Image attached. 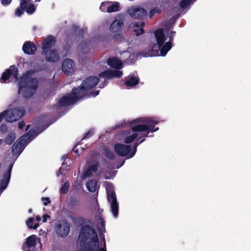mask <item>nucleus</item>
<instances>
[{
  "instance_id": "obj_25",
  "label": "nucleus",
  "mask_w": 251,
  "mask_h": 251,
  "mask_svg": "<svg viewBox=\"0 0 251 251\" xmlns=\"http://www.w3.org/2000/svg\"><path fill=\"white\" fill-rule=\"evenodd\" d=\"M196 0H182L180 3V7L183 10L189 8L190 5L193 3Z\"/></svg>"
},
{
  "instance_id": "obj_39",
  "label": "nucleus",
  "mask_w": 251,
  "mask_h": 251,
  "mask_svg": "<svg viewBox=\"0 0 251 251\" xmlns=\"http://www.w3.org/2000/svg\"><path fill=\"white\" fill-rule=\"evenodd\" d=\"M99 93V92L98 91H95L94 92H93V93H91L90 94V96H92V97H95L96 96H97Z\"/></svg>"
},
{
  "instance_id": "obj_19",
  "label": "nucleus",
  "mask_w": 251,
  "mask_h": 251,
  "mask_svg": "<svg viewBox=\"0 0 251 251\" xmlns=\"http://www.w3.org/2000/svg\"><path fill=\"white\" fill-rule=\"evenodd\" d=\"M145 23L144 22H138L133 24L132 28L133 31L136 36L144 33L143 27L145 26Z\"/></svg>"
},
{
  "instance_id": "obj_29",
  "label": "nucleus",
  "mask_w": 251,
  "mask_h": 251,
  "mask_svg": "<svg viewBox=\"0 0 251 251\" xmlns=\"http://www.w3.org/2000/svg\"><path fill=\"white\" fill-rule=\"evenodd\" d=\"M155 4L160 7L164 8L167 3V0H155Z\"/></svg>"
},
{
  "instance_id": "obj_37",
  "label": "nucleus",
  "mask_w": 251,
  "mask_h": 251,
  "mask_svg": "<svg viewBox=\"0 0 251 251\" xmlns=\"http://www.w3.org/2000/svg\"><path fill=\"white\" fill-rule=\"evenodd\" d=\"M25 126V123L23 121H22V122H20L19 123V125H18V126H19V128L20 129H23L24 128V127Z\"/></svg>"
},
{
  "instance_id": "obj_1",
  "label": "nucleus",
  "mask_w": 251,
  "mask_h": 251,
  "mask_svg": "<svg viewBox=\"0 0 251 251\" xmlns=\"http://www.w3.org/2000/svg\"><path fill=\"white\" fill-rule=\"evenodd\" d=\"M158 122L151 117H143L133 120L130 124V129L120 131L116 136L117 139L124 140L126 144L134 142V143H142L148 137L150 132H154L159 129L154 128Z\"/></svg>"
},
{
  "instance_id": "obj_30",
  "label": "nucleus",
  "mask_w": 251,
  "mask_h": 251,
  "mask_svg": "<svg viewBox=\"0 0 251 251\" xmlns=\"http://www.w3.org/2000/svg\"><path fill=\"white\" fill-rule=\"evenodd\" d=\"M69 186L70 184L68 182L64 183L61 188V192L63 194L66 193Z\"/></svg>"
},
{
  "instance_id": "obj_20",
  "label": "nucleus",
  "mask_w": 251,
  "mask_h": 251,
  "mask_svg": "<svg viewBox=\"0 0 251 251\" xmlns=\"http://www.w3.org/2000/svg\"><path fill=\"white\" fill-rule=\"evenodd\" d=\"M139 82L138 77L135 75H129L126 78V85L128 87H132L137 85Z\"/></svg>"
},
{
  "instance_id": "obj_31",
  "label": "nucleus",
  "mask_w": 251,
  "mask_h": 251,
  "mask_svg": "<svg viewBox=\"0 0 251 251\" xmlns=\"http://www.w3.org/2000/svg\"><path fill=\"white\" fill-rule=\"evenodd\" d=\"M23 9H24V8H22L20 6L17 8L15 11V15L18 17L21 16L23 13Z\"/></svg>"
},
{
  "instance_id": "obj_17",
  "label": "nucleus",
  "mask_w": 251,
  "mask_h": 251,
  "mask_svg": "<svg viewBox=\"0 0 251 251\" xmlns=\"http://www.w3.org/2000/svg\"><path fill=\"white\" fill-rule=\"evenodd\" d=\"M20 7L24 8L28 14H32L36 9L35 5L30 3V0H20Z\"/></svg>"
},
{
  "instance_id": "obj_16",
  "label": "nucleus",
  "mask_w": 251,
  "mask_h": 251,
  "mask_svg": "<svg viewBox=\"0 0 251 251\" xmlns=\"http://www.w3.org/2000/svg\"><path fill=\"white\" fill-rule=\"evenodd\" d=\"M37 237L35 235L29 236L26 239L25 244L23 246L24 251H33L36 243Z\"/></svg>"
},
{
  "instance_id": "obj_38",
  "label": "nucleus",
  "mask_w": 251,
  "mask_h": 251,
  "mask_svg": "<svg viewBox=\"0 0 251 251\" xmlns=\"http://www.w3.org/2000/svg\"><path fill=\"white\" fill-rule=\"evenodd\" d=\"M50 219V217L48 215H44L43 217V222L45 223L48 219Z\"/></svg>"
},
{
  "instance_id": "obj_50",
  "label": "nucleus",
  "mask_w": 251,
  "mask_h": 251,
  "mask_svg": "<svg viewBox=\"0 0 251 251\" xmlns=\"http://www.w3.org/2000/svg\"><path fill=\"white\" fill-rule=\"evenodd\" d=\"M124 164V161L123 162L122 165H123Z\"/></svg>"
},
{
  "instance_id": "obj_40",
  "label": "nucleus",
  "mask_w": 251,
  "mask_h": 251,
  "mask_svg": "<svg viewBox=\"0 0 251 251\" xmlns=\"http://www.w3.org/2000/svg\"><path fill=\"white\" fill-rule=\"evenodd\" d=\"M4 113L5 112H2L0 113V123L4 118Z\"/></svg>"
},
{
  "instance_id": "obj_28",
  "label": "nucleus",
  "mask_w": 251,
  "mask_h": 251,
  "mask_svg": "<svg viewBox=\"0 0 251 251\" xmlns=\"http://www.w3.org/2000/svg\"><path fill=\"white\" fill-rule=\"evenodd\" d=\"M79 50L82 53H86L89 50V48L86 44H82L79 46Z\"/></svg>"
},
{
  "instance_id": "obj_6",
  "label": "nucleus",
  "mask_w": 251,
  "mask_h": 251,
  "mask_svg": "<svg viewBox=\"0 0 251 251\" xmlns=\"http://www.w3.org/2000/svg\"><path fill=\"white\" fill-rule=\"evenodd\" d=\"M107 62L111 67L116 69H120L123 67L121 61L117 58H110L107 59ZM123 75V72L119 70H109L100 73L99 76L101 78L111 79L114 77L120 78Z\"/></svg>"
},
{
  "instance_id": "obj_41",
  "label": "nucleus",
  "mask_w": 251,
  "mask_h": 251,
  "mask_svg": "<svg viewBox=\"0 0 251 251\" xmlns=\"http://www.w3.org/2000/svg\"><path fill=\"white\" fill-rule=\"evenodd\" d=\"M78 146V145H77L76 146H75L74 149H73V151L76 153H78V148H77V147Z\"/></svg>"
},
{
  "instance_id": "obj_5",
  "label": "nucleus",
  "mask_w": 251,
  "mask_h": 251,
  "mask_svg": "<svg viewBox=\"0 0 251 251\" xmlns=\"http://www.w3.org/2000/svg\"><path fill=\"white\" fill-rule=\"evenodd\" d=\"M41 132H42V130L38 132L34 130H30L29 132L25 133L15 142L12 148V154L13 159L16 160L25 146Z\"/></svg>"
},
{
  "instance_id": "obj_34",
  "label": "nucleus",
  "mask_w": 251,
  "mask_h": 251,
  "mask_svg": "<svg viewBox=\"0 0 251 251\" xmlns=\"http://www.w3.org/2000/svg\"><path fill=\"white\" fill-rule=\"evenodd\" d=\"M7 131V127L4 124H2L0 126V131H1L3 133H5Z\"/></svg>"
},
{
  "instance_id": "obj_14",
  "label": "nucleus",
  "mask_w": 251,
  "mask_h": 251,
  "mask_svg": "<svg viewBox=\"0 0 251 251\" xmlns=\"http://www.w3.org/2000/svg\"><path fill=\"white\" fill-rule=\"evenodd\" d=\"M129 14L135 19H143L147 16V12L143 8L139 7H132L129 9Z\"/></svg>"
},
{
  "instance_id": "obj_9",
  "label": "nucleus",
  "mask_w": 251,
  "mask_h": 251,
  "mask_svg": "<svg viewBox=\"0 0 251 251\" xmlns=\"http://www.w3.org/2000/svg\"><path fill=\"white\" fill-rule=\"evenodd\" d=\"M55 42V38L52 36H48L42 45V54L45 56L46 60L50 62H56L59 59V55L56 51L52 50L50 51L51 54H54V56L51 57L49 56L48 51H50V49L54 45Z\"/></svg>"
},
{
  "instance_id": "obj_24",
  "label": "nucleus",
  "mask_w": 251,
  "mask_h": 251,
  "mask_svg": "<svg viewBox=\"0 0 251 251\" xmlns=\"http://www.w3.org/2000/svg\"><path fill=\"white\" fill-rule=\"evenodd\" d=\"M15 139V133L14 131L10 132L6 137L4 142L7 145H11Z\"/></svg>"
},
{
  "instance_id": "obj_48",
  "label": "nucleus",
  "mask_w": 251,
  "mask_h": 251,
  "mask_svg": "<svg viewBox=\"0 0 251 251\" xmlns=\"http://www.w3.org/2000/svg\"><path fill=\"white\" fill-rule=\"evenodd\" d=\"M98 41L99 42H103V39L102 38H100V39H98Z\"/></svg>"
},
{
  "instance_id": "obj_10",
  "label": "nucleus",
  "mask_w": 251,
  "mask_h": 251,
  "mask_svg": "<svg viewBox=\"0 0 251 251\" xmlns=\"http://www.w3.org/2000/svg\"><path fill=\"white\" fill-rule=\"evenodd\" d=\"M139 145L140 143H134L133 146L123 144H116L114 146V151L119 156L131 158L135 154L137 148Z\"/></svg>"
},
{
  "instance_id": "obj_12",
  "label": "nucleus",
  "mask_w": 251,
  "mask_h": 251,
  "mask_svg": "<svg viewBox=\"0 0 251 251\" xmlns=\"http://www.w3.org/2000/svg\"><path fill=\"white\" fill-rule=\"evenodd\" d=\"M98 162L96 160H89L87 162L86 168L83 173L82 177L86 179L93 176L98 170Z\"/></svg>"
},
{
  "instance_id": "obj_18",
  "label": "nucleus",
  "mask_w": 251,
  "mask_h": 251,
  "mask_svg": "<svg viewBox=\"0 0 251 251\" xmlns=\"http://www.w3.org/2000/svg\"><path fill=\"white\" fill-rule=\"evenodd\" d=\"M23 51L26 54H33L36 50V47L32 42L28 41L25 43L23 46Z\"/></svg>"
},
{
  "instance_id": "obj_21",
  "label": "nucleus",
  "mask_w": 251,
  "mask_h": 251,
  "mask_svg": "<svg viewBox=\"0 0 251 251\" xmlns=\"http://www.w3.org/2000/svg\"><path fill=\"white\" fill-rule=\"evenodd\" d=\"M135 55L134 54H131L129 51H126L123 52L121 54V59L124 61L127 60L126 61L127 64H130L134 61V57Z\"/></svg>"
},
{
  "instance_id": "obj_8",
  "label": "nucleus",
  "mask_w": 251,
  "mask_h": 251,
  "mask_svg": "<svg viewBox=\"0 0 251 251\" xmlns=\"http://www.w3.org/2000/svg\"><path fill=\"white\" fill-rule=\"evenodd\" d=\"M105 187L107 191V200L110 205V210L113 217L117 218L118 216L119 204L117 201V198L114 192L112 184L106 182Z\"/></svg>"
},
{
  "instance_id": "obj_3",
  "label": "nucleus",
  "mask_w": 251,
  "mask_h": 251,
  "mask_svg": "<svg viewBox=\"0 0 251 251\" xmlns=\"http://www.w3.org/2000/svg\"><path fill=\"white\" fill-rule=\"evenodd\" d=\"M175 34V32L170 31L167 33L166 37L163 29H157L154 33V37L151 40L148 51L143 52V56H165L172 47L173 36Z\"/></svg>"
},
{
  "instance_id": "obj_11",
  "label": "nucleus",
  "mask_w": 251,
  "mask_h": 251,
  "mask_svg": "<svg viewBox=\"0 0 251 251\" xmlns=\"http://www.w3.org/2000/svg\"><path fill=\"white\" fill-rule=\"evenodd\" d=\"M124 19L123 15H118L110 25L109 30L112 33H114L113 39L115 40H119L123 38L120 32L124 26Z\"/></svg>"
},
{
  "instance_id": "obj_42",
  "label": "nucleus",
  "mask_w": 251,
  "mask_h": 251,
  "mask_svg": "<svg viewBox=\"0 0 251 251\" xmlns=\"http://www.w3.org/2000/svg\"><path fill=\"white\" fill-rule=\"evenodd\" d=\"M92 134L91 132L90 131L88 132L85 135V136L83 137V140H84V139H86L87 138V137H88L90 135H91Z\"/></svg>"
},
{
  "instance_id": "obj_27",
  "label": "nucleus",
  "mask_w": 251,
  "mask_h": 251,
  "mask_svg": "<svg viewBox=\"0 0 251 251\" xmlns=\"http://www.w3.org/2000/svg\"><path fill=\"white\" fill-rule=\"evenodd\" d=\"M109 1H105L102 2L100 7V9L101 11L107 12L108 6H109Z\"/></svg>"
},
{
  "instance_id": "obj_23",
  "label": "nucleus",
  "mask_w": 251,
  "mask_h": 251,
  "mask_svg": "<svg viewBox=\"0 0 251 251\" xmlns=\"http://www.w3.org/2000/svg\"><path fill=\"white\" fill-rule=\"evenodd\" d=\"M120 4L117 2H110L109 1V6H108L107 12L108 13L114 12L118 11L120 10Z\"/></svg>"
},
{
  "instance_id": "obj_13",
  "label": "nucleus",
  "mask_w": 251,
  "mask_h": 251,
  "mask_svg": "<svg viewBox=\"0 0 251 251\" xmlns=\"http://www.w3.org/2000/svg\"><path fill=\"white\" fill-rule=\"evenodd\" d=\"M55 231L58 236L65 237L70 232V225L65 221L57 223L55 226Z\"/></svg>"
},
{
  "instance_id": "obj_35",
  "label": "nucleus",
  "mask_w": 251,
  "mask_h": 251,
  "mask_svg": "<svg viewBox=\"0 0 251 251\" xmlns=\"http://www.w3.org/2000/svg\"><path fill=\"white\" fill-rule=\"evenodd\" d=\"M11 1L12 0H0L1 4L4 6L9 5Z\"/></svg>"
},
{
  "instance_id": "obj_46",
  "label": "nucleus",
  "mask_w": 251,
  "mask_h": 251,
  "mask_svg": "<svg viewBox=\"0 0 251 251\" xmlns=\"http://www.w3.org/2000/svg\"><path fill=\"white\" fill-rule=\"evenodd\" d=\"M100 226H101L102 228H103V227L104 228V223H103V220H102V219L100 220Z\"/></svg>"
},
{
  "instance_id": "obj_33",
  "label": "nucleus",
  "mask_w": 251,
  "mask_h": 251,
  "mask_svg": "<svg viewBox=\"0 0 251 251\" xmlns=\"http://www.w3.org/2000/svg\"><path fill=\"white\" fill-rule=\"evenodd\" d=\"M159 11L160 10L156 8L152 9L151 10L150 12L149 17L150 18H151L155 13H158Z\"/></svg>"
},
{
  "instance_id": "obj_4",
  "label": "nucleus",
  "mask_w": 251,
  "mask_h": 251,
  "mask_svg": "<svg viewBox=\"0 0 251 251\" xmlns=\"http://www.w3.org/2000/svg\"><path fill=\"white\" fill-rule=\"evenodd\" d=\"M98 77L90 76L85 79L81 86L74 88L70 95L62 97L55 106L56 108L60 106L68 105L74 103L76 100L83 98L86 91L95 87L99 82Z\"/></svg>"
},
{
  "instance_id": "obj_49",
  "label": "nucleus",
  "mask_w": 251,
  "mask_h": 251,
  "mask_svg": "<svg viewBox=\"0 0 251 251\" xmlns=\"http://www.w3.org/2000/svg\"><path fill=\"white\" fill-rule=\"evenodd\" d=\"M29 127H30V125H28L27 126H26V130H28L29 129Z\"/></svg>"
},
{
  "instance_id": "obj_43",
  "label": "nucleus",
  "mask_w": 251,
  "mask_h": 251,
  "mask_svg": "<svg viewBox=\"0 0 251 251\" xmlns=\"http://www.w3.org/2000/svg\"><path fill=\"white\" fill-rule=\"evenodd\" d=\"M62 168H61L59 171V172L57 174V176H59V175H62L63 174V172H62Z\"/></svg>"
},
{
  "instance_id": "obj_44",
  "label": "nucleus",
  "mask_w": 251,
  "mask_h": 251,
  "mask_svg": "<svg viewBox=\"0 0 251 251\" xmlns=\"http://www.w3.org/2000/svg\"><path fill=\"white\" fill-rule=\"evenodd\" d=\"M4 143H5L4 141L2 139H0V149H1Z\"/></svg>"
},
{
  "instance_id": "obj_45",
  "label": "nucleus",
  "mask_w": 251,
  "mask_h": 251,
  "mask_svg": "<svg viewBox=\"0 0 251 251\" xmlns=\"http://www.w3.org/2000/svg\"><path fill=\"white\" fill-rule=\"evenodd\" d=\"M40 220H41V217L39 216H37L36 217V219L35 220L36 222L38 223V222L40 221Z\"/></svg>"
},
{
  "instance_id": "obj_15",
  "label": "nucleus",
  "mask_w": 251,
  "mask_h": 251,
  "mask_svg": "<svg viewBox=\"0 0 251 251\" xmlns=\"http://www.w3.org/2000/svg\"><path fill=\"white\" fill-rule=\"evenodd\" d=\"M63 72L66 74H71L75 70V65L72 60L67 59L64 60L62 65Z\"/></svg>"
},
{
  "instance_id": "obj_7",
  "label": "nucleus",
  "mask_w": 251,
  "mask_h": 251,
  "mask_svg": "<svg viewBox=\"0 0 251 251\" xmlns=\"http://www.w3.org/2000/svg\"><path fill=\"white\" fill-rule=\"evenodd\" d=\"M3 112H5V120L8 123H13L19 120L25 113L24 108L19 105L17 100L13 101L8 109Z\"/></svg>"
},
{
  "instance_id": "obj_47",
  "label": "nucleus",
  "mask_w": 251,
  "mask_h": 251,
  "mask_svg": "<svg viewBox=\"0 0 251 251\" xmlns=\"http://www.w3.org/2000/svg\"><path fill=\"white\" fill-rule=\"evenodd\" d=\"M48 54H49V56H51V57H53L54 56V54L50 53V51L49 52L48 51Z\"/></svg>"
},
{
  "instance_id": "obj_2",
  "label": "nucleus",
  "mask_w": 251,
  "mask_h": 251,
  "mask_svg": "<svg viewBox=\"0 0 251 251\" xmlns=\"http://www.w3.org/2000/svg\"><path fill=\"white\" fill-rule=\"evenodd\" d=\"M33 74V71H28L18 79V69L14 66H11L2 74L0 81L4 82L11 76H13L15 80L18 81L19 94L26 98H29L35 93L38 87V81L32 76Z\"/></svg>"
},
{
  "instance_id": "obj_32",
  "label": "nucleus",
  "mask_w": 251,
  "mask_h": 251,
  "mask_svg": "<svg viewBox=\"0 0 251 251\" xmlns=\"http://www.w3.org/2000/svg\"><path fill=\"white\" fill-rule=\"evenodd\" d=\"M105 154L106 157H107L110 159H112L114 156V154L111 151H109V150H108L107 149L105 150Z\"/></svg>"
},
{
  "instance_id": "obj_22",
  "label": "nucleus",
  "mask_w": 251,
  "mask_h": 251,
  "mask_svg": "<svg viewBox=\"0 0 251 251\" xmlns=\"http://www.w3.org/2000/svg\"><path fill=\"white\" fill-rule=\"evenodd\" d=\"M87 189L91 192H95L98 188L97 182L95 180H91L86 184Z\"/></svg>"
},
{
  "instance_id": "obj_36",
  "label": "nucleus",
  "mask_w": 251,
  "mask_h": 251,
  "mask_svg": "<svg viewBox=\"0 0 251 251\" xmlns=\"http://www.w3.org/2000/svg\"><path fill=\"white\" fill-rule=\"evenodd\" d=\"M42 201L44 202V204L45 205H47L48 203L50 202V200L49 198H42Z\"/></svg>"
},
{
  "instance_id": "obj_26",
  "label": "nucleus",
  "mask_w": 251,
  "mask_h": 251,
  "mask_svg": "<svg viewBox=\"0 0 251 251\" xmlns=\"http://www.w3.org/2000/svg\"><path fill=\"white\" fill-rule=\"evenodd\" d=\"M26 225L30 228L36 229L39 225L33 218H29L26 221Z\"/></svg>"
}]
</instances>
